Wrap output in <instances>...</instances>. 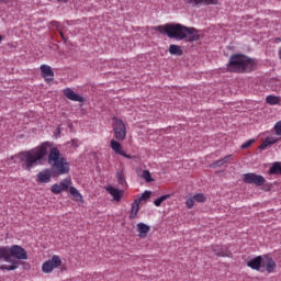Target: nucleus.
Listing matches in <instances>:
<instances>
[{
  "label": "nucleus",
  "instance_id": "nucleus-1",
  "mask_svg": "<svg viewBox=\"0 0 281 281\" xmlns=\"http://www.w3.org/2000/svg\"><path fill=\"white\" fill-rule=\"evenodd\" d=\"M154 30L160 34H166L168 38L176 41H186V43H196L201 40L199 30L192 26H186L179 23H168L155 26Z\"/></svg>",
  "mask_w": 281,
  "mask_h": 281
},
{
  "label": "nucleus",
  "instance_id": "nucleus-2",
  "mask_svg": "<svg viewBox=\"0 0 281 281\" xmlns=\"http://www.w3.org/2000/svg\"><path fill=\"white\" fill-rule=\"evenodd\" d=\"M47 148H49V143L45 142L42 145L31 149L21 151L18 155L11 156L9 160L16 166H22L24 170H32L35 166H38V161H43L47 156Z\"/></svg>",
  "mask_w": 281,
  "mask_h": 281
},
{
  "label": "nucleus",
  "instance_id": "nucleus-3",
  "mask_svg": "<svg viewBox=\"0 0 281 281\" xmlns=\"http://www.w3.org/2000/svg\"><path fill=\"white\" fill-rule=\"evenodd\" d=\"M256 67V61L244 54H234L229 57L227 71L231 74H250Z\"/></svg>",
  "mask_w": 281,
  "mask_h": 281
},
{
  "label": "nucleus",
  "instance_id": "nucleus-4",
  "mask_svg": "<svg viewBox=\"0 0 281 281\" xmlns=\"http://www.w3.org/2000/svg\"><path fill=\"white\" fill-rule=\"evenodd\" d=\"M48 164L53 177L69 175L70 166L67 159L60 157V150L57 147H52L48 154Z\"/></svg>",
  "mask_w": 281,
  "mask_h": 281
},
{
  "label": "nucleus",
  "instance_id": "nucleus-5",
  "mask_svg": "<svg viewBox=\"0 0 281 281\" xmlns=\"http://www.w3.org/2000/svg\"><path fill=\"white\" fill-rule=\"evenodd\" d=\"M0 260H4V262L11 263L10 266H0L2 271H16V269H19V260L12 259V257H10V248L8 247H0Z\"/></svg>",
  "mask_w": 281,
  "mask_h": 281
},
{
  "label": "nucleus",
  "instance_id": "nucleus-6",
  "mask_svg": "<svg viewBox=\"0 0 281 281\" xmlns=\"http://www.w3.org/2000/svg\"><path fill=\"white\" fill-rule=\"evenodd\" d=\"M113 131H114V137L119 142H124L126 139V125H124V121L121 119L114 117L113 119Z\"/></svg>",
  "mask_w": 281,
  "mask_h": 281
},
{
  "label": "nucleus",
  "instance_id": "nucleus-7",
  "mask_svg": "<svg viewBox=\"0 0 281 281\" xmlns=\"http://www.w3.org/2000/svg\"><path fill=\"white\" fill-rule=\"evenodd\" d=\"M266 181L267 180L261 175H257L254 172L244 175V183L254 184L257 186V188L265 186Z\"/></svg>",
  "mask_w": 281,
  "mask_h": 281
},
{
  "label": "nucleus",
  "instance_id": "nucleus-8",
  "mask_svg": "<svg viewBox=\"0 0 281 281\" xmlns=\"http://www.w3.org/2000/svg\"><path fill=\"white\" fill-rule=\"evenodd\" d=\"M63 265V260L58 255H54L52 259L44 262L42 266L43 273H52L53 269H57V267H60Z\"/></svg>",
  "mask_w": 281,
  "mask_h": 281
},
{
  "label": "nucleus",
  "instance_id": "nucleus-9",
  "mask_svg": "<svg viewBox=\"0 0 281 281\" xmlns=\"http://www.w3.org/2000/svg\"><path fill=\"white\" fill-rule=\"evenodd\" d=\"M10 258H16V260H27V250L25 248L13 245L9 248Z\"/></svg>",
  "mask_w": 281,
  "mask_h": 281
},
{
  "label": "nucleus",
  "instance_id": "nucleus-10",
  "mask_svg": "<svg viewBox=\"0 0 281 281\" xmlns=\"http://www.w3.org/2000/svg\"><path fill=\"white\" fill-rule=\"evenodd\" d=\"M42 78H44L45 82L49 85V82L54 81V70H52V67L49 65H42L40 67Z\"/></svg>",
  "mask_w": 281,
  "mask_h": 281
},
{
  "label": "nucleus",
  "instance_id": "nucleus-11",
  "mask_svg": "<svg viewBox=\"0 0 281 281\" xmlns=\"http://www.w3.org/2000/svg\"><path fill=\"white\" fill-rule=\"evenodd\" d=\"M65 98L71 100L72 102H85V98L80 97V94L76 93L71 88H66L63 90Z\"/></svg>",
  "mask_w": 281,
  "mask_h": 281
},
{
  "label": "nucleus",
  "instance_id": "nucleus-12",
  "mask_svg": "<svg viewBox=\"0 0 281 281\" xmlns=\"http://www.w3.org/2000/svg\"><path fill=\"white\" fill-rule=\"evenodd\" d=\"M212 251H213V254H215V256H220L222 258L232 256V252H229L227 246H225V245H223V246L213 245Z\"/></svg>",
  "mask_w": 281,
  "mask_h": 281
},
{
  "label": "nucleus",
  "instance_id": "nucleus-13",
  "mask_svg": "<svg viewBox=\"0 0 281 281\" xmlns=\"http://www.w3.org/2000/svg\"><path fill=\"white\" fill-rule=\"evenodd\" d=\"M247 267H249L250 269H254L255 271H261V272L265 271L262 269V256H258L250 259L247 262Z\"/></svg>",
  "mask_w": 281,
  "mask_h": 281
},
{
  "label": "nucleus",
  "instance_id": "nucleus-14",
  "mask_svg": "<svg viewBox=\"0 0 281 281\" xmlns=\"http://www.w3.org/2000/svg\"><path fill=\"white\" fill-rule=\"evenodd\" d=\"M36 177H37V179H36L37 183H49V181H52V177H53L52 170L45 169L43 171H40Z\"/></svg>",
  "mask_w": 281,
  "mask_h": 281
},
{
  "label": "nucleus",
  "instance_id": "nucleus-15",
  "mask_svg": "<svg viewBox=\"0 0 281 281\" xmlns=\"http://www.w3.org/2000/svg\"><path fill=\"white\" fill-rule=\"evenodd\" d=\"M190 5H217L218 0H186Z\"/></svg>",
  "mask_w": 281,
  "mask_h": 281
},
{
  "label": "nucleus",
  "instance_id": "nucleus-16",
  "mask_svg": "<svg viewBox=\"0 0 281 281\" xmlns=\"http://www.w3.org/2000/svg\"><path fill=\"white\" fill-rule=\"evenodd\" d=\"M262 269L268 271V273H273V270L276 269V261L272 258L266 257V261L262 260L261 265Z\"/></svg>",
  "mask_w": 281,
  "mask_h": 281
},
{
  "label": "nucleus",
  "instance_id": "nucleus-17",
  "mask_svg": "<svg viewBox=\"0 0 281 281\" xmlns=\"http://www.w3.org/2000/svg\"><path fill=\"white\" fill-rule=\"evenodd\" d=\"M106 192L113 196L114 201H121L122 200V191L115 187H108Z\"/></svg>",
  "mask_w": 281,
  "mask_h": 281
},
{
  "label": "nucleus",
  "instance_id": "nucleus-18",
  "mask_svg": "<svg viewBox=\"0 0 281 281\" xmlns=\"http://www.w3.org/2000/svg\"><path fill=\"white\" fill-rule=\"evenodd\" d=\"M137 229L139 233V238H146V236H148V232H150V226L140 222L137 224Z\"/></svg>",
  "mask_w": 281,
  "mask_h": 281
},
{
  "label": "nucleus",
  "instance_id": "nucleus-19",
  "mask_svg": "<svg viewBox=\"0 0 281 281\" xmlns=\"http://www.w3.org/2000/svg\"><path fill=\"white\" fill-rule=\"evenodd\" d=\"M169 54L171 56H183V49H181V46L171 44L169 46Z\"/></svg>",
  "mask_w": 281,
  "mask_h": 281
},
{
  "label": "nucleus",
  "instance_id": "nucleus-20",
  "mask_svg": "<svg viewBox=\"0 0 281 281\" xmlns=\"http://www.w3.org/2000/svg\"><path fill=\"white\" fill-rule=\"evenodd\" d=\"M69 193L71 194V196H74V199H76V201H79V203H85L82 194L80 193V191H78V189H76V187H70Z\"/></svg>",
  "mask_w": 281,
  "mask_h": 281
},
{
  "label": "nucleus",
  "instance_id": "nucleus-21",
  "mask_svg": "<svg viewBox=\"0 0 281 281\" xmlns=\"http://www.w3.org/2000/svg\"><path fill=\"white\" fill-rule=\"evenodd\" d=\"M139 203H140V200H135L132 203V211L130 214V218H137V213L139 212Z\"/></svg>",
  "mask_w": 281,
  "mask_h": 281
},
{
  "label": "nucleus",
  "instance_id": "nucleus-22",
  "mask_svg": "<svg viewBox=\"0 0 281 281\" xmlns=\"http://www.w3.org/2000/svg\"><path fill=\"white\" fill-rule=\"evenodd\" d=\"M229 159H232V155H227L224 158L216 160L211 166H212V168H221V166H225V164H227V161H229Z\"/></svg>",
  "mask_w": 281,
  "mask_h": 281
},
{
  "label": "nucleus",
  "instance_id": "nucleus-23",
  "mask_svg": "<svg viewBox=\"0 0 281 281\" xmlns=\"http://www.w3.org/2000/svg\"><path fill=\"white\" fill-rule=\"evenodd\" d=\"M267 104H270V106H276L280 104V97H276L273 94H269L266 97Z\"/></svg>",
  "mask_w": 281,
  "mask_h": 281
},
{
  "label": "nucleus",
  "instance_id": "nucleus-24",
  "mask_svg": "<svg viewBox=\"0 0 281 281\" xmlns=\"http://www.w3.org/2000/svg\"><path fill=\"white\" fill-rule=\"evenodd\" d=\"M110 147L112 148V150H114V153H116V155H121L122 154V144H120V142L112 139L110 142Z\"/></svg>",
  "mask_w": 281,
  "mask_h": 281
},
{
  "label": "nucleus",
  "instance_id": "nucleus-25",
  "mask_svg": "<svg viewBox=\"0 0 281 281\" xmlns=\"http://www.w3.org/2000/svg\"><path fill=\"white\" fill-rule=\"evenodd\" d=\"M270 175H281V164L273 162V165L269 169Z\"/></svg>",
  "mask_w": 281,
  "mask_h": 281
},
{
  "label": "nucleus",
  "instance_id": "nucleus-26",
  "mask_svg": "<svg viewBox=\"0 0 281 281\" xmlns=\"http://www.w3.org/2000/svg\"><path fill=\"white\" fill-rule=\"evenodd\" d=\"M168 199H170V194L161 195L154 201V205L156 207H161V203H164V201H168Z\"/></svg>",
  "mask_w": 281,
  "mask_h": 281
},
{
  "label": "nucleus",
  "instance_id": "nucleus-27",
  "mask_svg": "<svg viewBox=\"0 0 281 281\" xmlns=\"http://www.w3.org/2000/svg\"><path fill=\"white\" fill-rule=\"evenodd\" d=\"M59 186L61 187L63 191L69 190V186H71L70 179H64L60 181Z\"/></svg>",
  "mask_w": 281,
  "mask_h": 281
},
{
  "label": "nucleus",
  "instance_id": "nucleus-28",
  "mask_svg": "<svg viewBox=\"0 0 281 281\" xmlns=\"http://www.w3.org/2000/svg\"><path fill=\"white\" fill-rule=\"evenodd\" d=\"M116 179H117V183L120 186H124V183H126V179L124 178V172L123 171H117Z\"/></svg>",
  "mask_w": 281,
  "mask_h": 281
},
{
  "label": "nucleus",
  "instance_id": "nucleus-29",
  "mask_svg": "<svg viewBox=\"0 0 281 281\" xmlns=\"http://www.w3.org/2000/svg\"><path fill=\"white\" fill-rule=\"evenodd\" d=\"M193 200L196 203H205V201H206L205 195L203 193H198V194L193 195Z\"/></svg>",
  "mask_w": 281,
  "mask_h": 281
},
{
  "label": "nucleus",
  "instance_id": "nucleus-30",
  "mask_svg": "<svg viewBox=\"0 0 281 281\" xmlns=\"http://www.w3.org/2000/svg\"><path fill=\"white\" fill-rule=\"evenodd\" d=\"M50 191L53 194H60V192H64L63 187H60L58 183L53 184Z\"/></svg>",
  "mask_w": 281,
  "mask_h": 281
},
{
  "label": "nucleus",
  "instance_id": "nucleus-31",
  "mask_svg": "<svg viewBox=\"0 0 281 281\" xmlns=\"http://www.w3.org/2000/svg\"><path fill=\"white\" fill-rule=\"evenodd\" d=\"M142 177L147 183H151L153 177L150 176V171L144 170Z\"/></svg>",
  "mask_w": 281,
  "mask_h": 281
},
{
  "label": "nucleus",
  "instance_id": "nucleus-32",
  "mask_svg": "<svg viewBox=\"0 0 281 281\" xmlns=\"http://www.w3.org/2000/svg\"><path fill=\"white\" fill-rule=\"evenodd\" d=\"M256 143V139H248L244 144H241L240 148L241 150H247V148L251 147L252 144Z\"/></svg>",
  "mask_w": 281,
  "mask_h": 281
},
{
  "label": "nucleus",
  "instance_id": "nucleus-33",
  "mask_svg": "<svg viewBox=\"0 0 281 281\" xmlns=\"http://www.w3.org/2000/svg\"><path fill=\"white\" fill-rule=\"evenodd\" d=\"M150 191H145L144 193H142L139 199H136V201H140V203L142 201H148V199H150Z\"/></svg>",
  "mask_w": 281,
  "mask_h": 281
},
{
  "label": "nucleus",
  "instance_id": "nucleus-34",
  "mask_svg": "<svg viewBox=\"0 0 281 281\" xmlns=\"http://www.w3.org/2000/svg\"><path fill=\"white\" fill-rule=\"evenodd\" d=\"M269 146H273V145L270 143L269 138L266 137L262 144L259 146V150H265V148Z\"/></svg>",
  "mask_w": 281,
  "mask_h": 281
},
{
  "label": "nucleus",
  "instance_id": "nucleus-35",
  "mask_svg": "<svg viewBox=\"0 0 281 281\" xmlns=\"http://www.w3.org/2000/svg\"><path fill=\"white\" fill-rule=\"evenodd\" d=\"M194 198H189L188 200H187V207L189 209V210H192L193 207H194Z\"/></svg>",
  "mask_w": 281,
  "mask_h": 281
},
{
  "label": "nucleus",
  "instance_id": "nucleus-36",
  "mask_svg": "<svg viewBox=\"0 0 281 281\" xmlns=\"http://www.w3.org/2000/svg\"><path fill=\"white\" fill-rule=\"evenodd\" d=\"M276 135H281V121H278L274 125Z\"/></svg>",
  "mask_w": 281,
  "mask_h": 281
},
{
  "label": "nucleus",
  "instance_id": "nucleus-37",
  "mask_svg": "<svg viewBox=\"0 0 281 281\" xmlns=\"http://www.w3.org/2000/svg\"><path fill=\"white\" fill-rule=\"evenodd\" d=\"M268 140H270V144H278V142H280V138H277V137H273V136H270V137H267Z\"/></svg>",
  "mask_w": 281,
  "mask_h": 281
},
{
  "label": "nucleus",
  "instance_id": "nucleus-38",
  "mask_svg": "<svg viewBox=\"0 0 281 281\" xmlns=\"http://www.w3.org/2000/svg\"><path fill=\"white\" fill-rule=\"evenodd\" d=\"M119 155H121V157H125V159H133V157L131 156V155H128V154H126V151H121V154H119Z\"/></svg>",
  "mask_w": 281,
  "mask_h": 281
},
{
  "label": "nucleus",
  "instance_id": "nucleus-39",
  "mask_svg": "<svg viewBox=\"0 0 281 281\" xmlns=\"http://www.w3.org/2000/svg\"><path fill=\"white\" fill-rule=\"evenodd\" d=\"M59 35L61 36L64 43H67V37L65 36V33H63V31L59 32Z\"/></svg>",
  "mask_w": 281,
  "mask_h": 281
},
{
  "label": "nucleus",
  "instance_id": "nucleus-40",
  "mask_svg": "<svg viewBox=\"0 0 281 281\" xmlns=\"http://www.w3.org/2000/svg\"><path fill=\"white\" fill-rule=\"evenodd\" d=\"M59 35L61 36L64 43H67V37L65 36V33H63V31L59 32Z\"/></svg>",
  "mask_w": 281,
  "mask_h": 281
},
{
  "label": "nucleus",
  "instance_id": "nucleus-41",
  "mask_svg": "<svg viewBox=\"0 0 281 281\" xmlns=\"http://www.w3.org/2000/svg\"><path fill=\"white\" fill-rule=\"evenodd\" d=\"M54 25H55V27H57V30H61L59 22H54Z\"/></svg>",
  "mask_w": 281,
  "mask_h": 281
},
{
  "label": "nucleus",
  "instance_id": "nucleus-42",
  "mask_svg": "<svg viewBox=\"0 0 281 281\" xmlns=\"http://www.w3.org/2000/svg\"><path fill=\"white\" fill-rule=\"evenodd\" d=\"M10 0H0V3H8Z\"/></svg>",
  "mask_w": 281,
  "mask_h": 281
},
{
  "label": "nucleus",
  "instance_id": "nucleus-43",
  "mask_svg": "<svg viewBox=\"0 0 281 281\" xmlns=\"http://www.w3.org/2000/svg\"><path fill=\"white\" fill-rule=\"evenodd\" d=\"M281 38L280 37H277L276 38V43H280Z\"/></svg>",
  "mask_w": 281,
  "mask_h": 281
},
{
  "label": "nucleus",
  "instance_id": "nucleus-44",
  "mask_svg": "<svg viewBox=\"0 0 281 281\" xmlns=\"http://www.w3.org/2000/svg\"><path fill=\"white\" fill-rule=\"evenodd\" d=\"M279 58L281 60V48H279Z\"/></svg>",
  "mask_w": 281,
  "mask_h": 281
},
{
  "label": "nucleus",
  "instance_id": "nucleus-45",
  "mask_svg": "<svg viewBox=\"0 0 281 281\" xmlns=\"http://www.w3.org/2000/svg\"><path fill=\"white\" fill-rule=\"evenodd\" d=\"M2 41H3V36L0 35V42H2Z\"/></svg>",
  "mask_w": 281,
  "mask_h": 281
}]
</instances>
